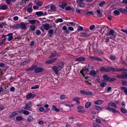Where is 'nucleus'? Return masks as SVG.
I'll use <instances>...</instances> for the list:
<instances>
[{
    "instance_id": "obj_27",
    "label": "nucleus",
    "mask_w": 127,
    "mask_h": 127,
    "mask_svg": "<svg viewBox=\"0 0 127 127\" xmlns=\"http://www.w3.org/2000/svg\"><path fill=\"white\" fill-rule=\"evenodd\" d=\"M121 88L122 90L124 91V92L125 95H127V87L123 86L121 87Z\"/></svg>"
},
{
    "instance_id": "obj_54",
    "label": "nucleus",
    "mask_w": 127,
    "mask_h": 127,
    "mask_svg": "<svg viewBox=\"0 0 127 127\" xmlns=\"http://www.w3.org/2000/svg\"><path fill=\"white\" fill-rule=\"evenodd\" d=\"M21 37L20 36H18L15 38L14 40L15 41H18V40L21 39Z\"/></svg>"
},
{
    "instance_id": "obj_46",
    "label": "nucleus",
    "mask_w": 127,
    "mask_h": 127,
    "mask_svg": "<svg viewBox=\"0 0 127 127\" xmlns=\"http://www.w3.org/2000/svg\"><path fill=\"white\" fill-rule=\"evenodd\" d=\"M33 118L32 116L29 117L28 118V122H31L33 120Z\"/></svg>"
},
{
    "instance_id": "obj_24",
    "label": "nucleus",
    "mask_w": 127,
    "mask_h": 127,
    "mask_svg": "<svg viewBox=\"0 0 127 127\" xmlns=\"http://www.w3.org/2000/svg\"><path fill=\"white\" fill-rule=\"evenodd\" d=\"M89 75L92 76H94L96 74V73L95 70H92L91 71L89 74Z\"/></svg>"
},
{
    "instance_id": "obj_64",
    "label": "nucleus",
    "mask_w": 127,
    "mask_h": 127,
    "mask_svg": "<svg viewBox=\"0 0 127 127\" xmlns=\"http://www.w3.org/2000/svg\"><path fill=\"white\" fill-rule=\"evenodd\" d=\"M93 126L94 127H99V126L96 123H94Z\"/></svg>"
},
{
    "instance_id": "obj_9",
    "label": "nucleus",
    "mask_w": 127,
    "mask_h": 127,
    "mask_svg": "<svg viewBox=\"0 0 127 127\" xmlns=\"http://www.w3.org/2000/svg\"><path fill=\"white\" fill-rule=\"evenodd\" d=\"M34 69V72L35 73H37L42 72L44 70V68L41 67H38Z\"/></svg>"
},
{
    "instance_id": "obj_49",
    "label": "nucleus",
    "mask_w": 127,
    "mask_h": 127,
    "mask_svg": "<svg viewBox=\"0 0 127 127\" xmlns=\"http://www.w3.org/2000/svg\"><path fill=\"white\" fill-rule=\"evenodd\" d=\"M78 31H83V28L82 27L80 26H78L77 28Z\"/></svg>"
},
{
    "instance_id": "obj_58",
    "label": "nucleus",
    "mask_w": 127,
    "mask_h": 127,
    "mask_svg": "<svg viewBox=\"0 0 127 127\" xmlns=\"http://www.w3.org/2000/svg\"><path fill=\"white\" fill-rule=\"evenodd\" d=\"M36 34L38 35H40L41 34V32L39 30H37L36 31Z\"/></svg>"
},
{
    "instance_id": "obj_3",
    "label": "nucleus",
    "mask_w": 127,
    "mask_h": 127,
    "mask_svg": "<svg viewBox=\"0 0 127 127\" xmlns=\"http://www.w3.org/2000/svg\"><path fill=\"white\" fill-rule=\"evenodd\" d=\"M90 59L92 60L97 61L98 62H101L102 61V59L100 58L94 56H91L89 57Z\"/></svg>"
},
{
    "instance_id": "obj_62",
    "label": "nucleus",
    "mask_w": 127,
    "mask_h": 127,
    "mask_svg": "<svg viewBox=\"0 0 127 127\" xmlns=\"http://www.w3.org/2000/svg\"><path fill=\"white\" fill-rule=\"evenodd\" d=\"M65 10H69L71 9V8L69 6L66 7L65 8Z\"/></svg>"
},
{
    "instance_id": "obj_22",
    "label": "nucleus",
    "mask_w": 127,
    "mask_h": 127,
    "mask_svg": "<svg viewBox=\"0 0 127 127\" xmlns=\"http://www.w3.org/2000/svg\"><path fill=\"white\" fill-rule=\"evenodd\" d=\"M31 106H29L28 104H26V106L24 108V109L25 110H27L31 111L32 109L31 108Z\"/></svg>"
},
{
    "instance_id": "obj_53",
    "label": "nucleus",
    "mask_w": 127,
    "mask_h": 127,
    "mask_svg": "<svg viewBox=\"0 0 127 127\" xmlns=\"http://www.w3.org/2000/svg\"><path fill=\"white\" fill-rule=\"evenodd\" d=\"M105 1H103L101 2L99 4V5L100 7H102L103 5L105 4Z\"/></svg>"
},
{
    "instance_id": "obj_18",
    "label": "nucleus",
    "mask_w": 127,
    "mask_h": 127,
    "mask_svg": "<svg viewBox=\"0 0 127 127\" xmlns=\"http://www.w3.org/2000/svg\"><path fill=\"white\" fill-rule=\"evenodd\" d=\"M12 28L14 29H17L20 28V24H17L15 25L12 26Z\"/></svg>"
},
{
    "instance_id": "obj_10",
    "label": "nucleus",
    "mask_w": 127,
    "mask_h": 127,
    "mask_svg": "<svg viewBox=\"0 0 127 127\" xmlns=\"http://www.w3.org/2000/svg\"><path fill=\"white\" fill-rule=\"evenodd\" d=\"M77 3L80 7H85V4L83 2H80L76 0Z\"/></svg>"
},
{
    "instance_id": "obj_33",
    "label": "nucleus",
    "mask_w": 127,
    "mask_h": 127,
    "mask_svg": "<svg viewBox=\"0 0 127 127\" xmlns=\"http://www.w3.org/2000/svg\"><path fill=\"white\" fill-rule=\"evenodd\" d=\"M107 85V83L105 82H101L100 84V86L103 88L105 87Z\"/></svg>"
},
{
    "instance_id": "obj_15",
    "label": "nucleus",
    "mask_w": 127,
    "mask_h": 127,
    "mask_svg": "<svg viewBox=\"0 0 127 127\" xmlns=\"http://www.w3.org/2000/svg\"><path fill=\"white\" fill-rule=\"evenodd\" d=\"M8 8L7 6L5 4H0V9L5 10Z\"/></svg>"
},
{
    "instance_id": "obj_44",
    "label": "nucleus",
    "mask_w": 127,
    "mask_h": 127,
    "mask_svg": "<svg viewBox=\"0 0 127 127\" xmlns=\"http://www.w3.org/2000/svg\"><path fill=\"white\" fill-rule=\"evenodd\" d=\"M63 21V20L62 18H59L57 19L56 21H55L56 23H58L59 22H62Z\"/></svg>"
},
{
    "instance_id": "obj_25",
    "label": "nucleus",
    "mask_w": 127,
    "mask_h": 127,
    "mask_svg": "<svg viewBox=\"0 0 127 127\" xmlns=\"http://www.w3.org/2000/svg\"><path fill=\"white\" fill-rule=\"evenodd\" d=\"M43 27L45 30H48L49 28L50 25L48 24H43Z\"/></svg>"
},
{
    "instance_id": "obj_47",
    "label": "nucleus",
    "mask_w": 127,
    "mask_h": 127,
    "mask_svg": "<svg viewBox=\"0 0 127 127\" xmlns=\"http://www.w3.org/2000/svg\"><path fill=\"white\" fill-rule=\"evenodd\" d=\"M23 118L22 117L20 116H17L16 118V120L17 121H21L23 119Z\"/></svg>"
},
{
    "instance_id": "obj_28",
    "label": "nucleus",
    "mask_w": 127,
    "mask_h": 127,
    "mask_svg": "<svg viewBox=\"0 0 127 127\" xmlns=\"http://www.w3.org/2000/svg\"><path fill=\"white\" fill-rule=\"evenodd\" d=\"M67 3H64L63 2H62V5H61V4H59V6L61 7L62 9H64V8L67 6Z\"/></svg>"
},
{
    "instance_id": "obj_31",
    "label": "nucleus",
    "mask_w": 127,
    "mask_h": 127,
    "mask_svg": "<svg viewBox=\"0 0 127 127\" xmlns=\"http://www.w3.org/2000/svg\"><path fill=\"white\" fill-rule=\"evenodd\" d=\"M119 10L121 12L124 14H126L127 12V10L125 9L120 8L119 9Z\"/></svg>"
},
{
    "instance_id": "obj_61",
    "label": "nucleus",
    "mask_w": 127,
    "mask_h": 127,
    "mask_svg": "<svg viewBox=\"0 0 127 127\" xmlns=\"http://www.w3.org/2000/svg\"><path fill=\"white\" fill-rule=\"evenodd\" d=\"M53 31L52 29L49 30L48 32V33L50 34H53Z\"/></svg>"
},
{
    "instance_id": "obj_11",
    "label": "nucleus",
    "mask_w": 127,
    "mask_h": 127,
    "mask_svg": "<svg viewBox=\"0 0 127 127\" xmlns=\"http://www.w3.org/2000/svg\"><path fill=\"white\" fill-rule=\"evenodd\" d=\"M56 60V58L52 59L46 61V62L45 63L48 64H51L54 62Z\"/></svg>"
},
{
    "instance_id": "obj_37",
    "label": "nucleus",
    "mask_w": 127,
    "mask_h": 127,
    "mask_svg": "<svg viewBox=\"0 0 127 127\" xmlns=\"http://www.w3.org/2000/svg\"><path fill=\"white\" fill-rule=\"evenodd\" d=\"M35 27L34 25H31L30 27V30H29V31L30 30H31L32 31H34L35 30Z\"/></svg>"
},
{
    "instance_id": "obj_7",
    "label": "nucleus",
    "mask_w": 127,
    "mask_h": 127,
    "mask_svg": "<svg viewBox=\"0 0 127 127\" xmlns=\"http://www.w3.org/2000/svg\"><path fill=\"white\" fill-rule=\"evenodd\" d=\"M80 93L82 94L86 95H92L93 94V93L91 92L85 91L83 90L80 91Z\"/></svg>"
},
{
    "instance_id": "obj_8",
    "label": "nucleus",
    "mask_w": 127,
    "mask_h": 127,
    "mask_svg": "<svg viewBox=\"0 0 127 127\" xmlns=\"http://www.w3.org/2000/svg\"><path fill=\"white\" fill-rule=\"evenodd\" d=\"M37 66L36 65H34L33 66H31L30 67L26 69L25 71H30V70H34L37 67Z\"/></svg>"
},
{
    "instance_id": "obj_39",
    "label": "nucleus",
    "mask_w": 127,
    "mask_h": 127,
    "mask_svg": "<svg viewBox=\"0 0 127 127\" xmlns=\"http://www.w3.org/2000/svg\"><path fill=\"white\" fill-rule=\"evenodd\" d=\"M52 109L53 110L54 109L56 111L59 112L60 111L59 109L58 108H57V107L54 105L52 106Z\"/></svg>"
},
{
    "instance_id": "obj_26",
    "label": "nucleus",
    "mask_w": 127,
    "mask_h": 127,
    "mask_svg": "<svg viewBox=\"0 0 127 127\" xmlns=\"http://www.w3.org/2000/svg\"><path fill=\"white\" fill-rule=\"evenodd\" d=\"M123 79H127V72H124L122 73Z\"/></svg>"
},
{
    "instance_id": "obj_60",
    "label": "nucleus",
    "mask_w": 127,
    "mask_h": 127,
    "mask_svg": "<svg viewBox=\"0 0 127 127\" xmlns=\"http://www.w3.org/2000/svg\"><path fill=\"white\" fill-rule=\"evenodd\" d=\"M95 28V26L94 25H93L90 27V29L91 30H93Z\"/></svg>"
},
{
    "instance_id": "obj_41",
    "label": "nucleus",
    "mask_w": 127,
    "mask_h": 127,
    "mask_svg": "<svg viewBox=\"0 0 127 127\" xmlns=\"http://www.w3.org/2000/svg\"><path fill=\"white\" fill-rule=\"evenodd\" d=\"M94 109L98 111L102 110V108L101 107H99L96 106H94Z\"/></svg>"
},
{
    "instance_id": "obj_14",
    "label": "nucleus",
    "mask_w": 127,
    "mask_h": 127,
    "mask_svg": "<svg viewBox=\"0 0 127 127\" xmlns=\"http://www.w3.org/2000/svg\"><path fill=\"white\" fill-rule=\"evenodd\" d=\"M20 28L22 29H26L27 28L26 24L23 22L20 23Z\"/></svg>"
},
{
    "instance_id": "obj_17",
    "label": "nucleus",
    "mask_w": 127,
    "mask_h": 127,
    "mask_svg": "<svg viewBox=\"0 0 127 127\" xmlns=\"http://www.w3.org/2000/svg\"><path fill=\"white\" fill-rule=\"evenodd\" d=\"M85 60L84 57H79L75 60V61L77 62L83 61Z\"/></svg>"
},
{
    "instance_id": "obj_23",
    "label": "nucleus",
    "mask_w": 127,
    "mask_h": 127,
    "mask_svg": "<svg viewBox=\"0 0 127 127\" xmlns=\"http://www.w3.org/2000/svg\"><path fill=\"white\" fill-rule=\"evenodd\" d=\"M35 15H37L38 17L43 16V12L42 11H39L36 12H35Z\"/></svg>"
},
{
    "instance_id": "obj_6",
    "label": "nucleus",
    "mask_w": 127,
    "mask_h": 127,
    "mask_svg": "<svg viewBox=\"0 0 127 127\" xmlns=\"http://www.w3.org/2000/svg\"><path fill=\"white\" fill-rule=\"evenodd\" d=\"M8 37L7 38L8 40V41H10L13 38V34L12 33H9L8 34L6 35Z\"/></svg>"
},
{
    "instance_id": "obj_2",
    "label": "nucleus",
    "mask_w": 127,
    "mask_h": 127,
    "mask_svg": "<svg viewBox=\"0 0 127 127\" xmlns=\"http://www.w3.org/2000/svg\"><path fill=\"white\" fill-rule=\"evenodd\" d=\"M100 70L101 72H109L111 71L113 72V67H107L105 68L104 67H102L100 68Z\"/></svg>"
},
{
    "instance_id": "obj_36",
    "label": "nucleus",
    "mask_w": 127,
    "mask_h": 127,
    "mask_svg": "<svg viewBox=\"0 0 127 127\" xmlns=\"http://www.w3.org/2000/svg\"><path fill=\"white\" fill-rule=\"evenodd\" d=\"M114 13L115 16H118L120 14V12L119 11L116 10L114 11Z\"/></svg>"
},
{
    "instance_id": "obj_5",
    "label": "nucleus",
    "mask_w": 127,
    "mask_h": 127,
    "mask_svg": "<svg viewBox=\"0 0 127 127\" xmlns=\"http://www.w3.org/2000/svg\"><path fill=\"white\" fill-rule=\"evenodd\" d=\"M50 9L48 10V11H50L51 12H56L57 9V8L55 5H51Z\"/></svg>"
},
{
    "instance_id": "obj_16",
    "label": "nucleus",
    "mask_w": 127,
    "mask_h": 127,
    "mask_svg": "<svg viewBox=\"0 0 127 127\" xmlns=\"http://www.w3.org/2000/svg\"><path fill=\"white\" fill-rule=\"evenodd\" d=\"M122 72L124 71V68H121L117 69L116 68L113 67V72Z\"/></svg>"
},
{
    "instance_id": "obj_51",
    "label": "nucleus",
    "mask_w": 127,
    "mask_h": 127,
    "mask_svg": "<svg viewBox=\"0 0 127 127\" xmlns=\"http://www.w3.org/2000/svg\"><path fill=\"white\" fill-rule=\"evenodd\" d=\"M115 33V32L113 30H111L109 32V35H113L114 33Z\"/></svg>"
},
{
    "instance_id": "obj_32",
    "label": "nucleus",
    "mask_w": 127,
    "mask_h": 127,
    "mask_svg": "<svg viewBox=\"0 0 127 127\" xmlns=\"http://www.w3.org/2000/svg\"><path fill=\"white\" fill-rule=\"evenodd\" d=\"M92 104V103L90 102H87L85 105V107L88 108H89Z\"/></svg>"
},
{
    "instance_id": "obj_34",
    "label": "nucleus",
    "mask_w": 127,
    "mask_h": 127,
    "mask_svg": "<svg viewBox=\"0 0 127 127\" xmlns=\"http://www.w3.org/2000/svg\"><path fill=\"white\" fill-rule=\"evenodd\" d=\"M96 12L98 14V17H100L102 16V12L100 11L99 10H97Z\"/></svg>"
},
{
    "instance_id": "obj_55",
    "label": "nucleus",
    "mask_w": 127,
    "mask_h": 127,
    "mask_svg": "<svg viewBox=\"0 0 127 127\" xmlns=\"http://www.w3.org/2000/svg\"><path fill=\"white\" fill-rule=\"evenodd\" d=\"M91 14H93V12L91 11H89L85 15L87 16H89Z\"/></svg>"
},
{
    "instance_id": "obj_63",
    "label": "nucleus",
    "mask_w": 127,
    "mask_h": 127,
    "mask_svg": "<svg viewBox=\"0 0 127 127\" xmlns=\"http://www.w3.org/2000/svg\"><path fill=\"white\" fill-rule=\"evenodd\" d=\"M106 109L108 110L110 112L111 111V108H110L108 106H107L106 107Z\"/></svg>"
},
{
    "instance_id": "obj_29",
    "label": "nucleus",
    "mask_w": 127,
    "mask_h": 127,
    "mask_svg": "<svg viewBox=\"0 0 127 127\" xmlns=\"http://www.w3.org/2000/svg\"><path fill=\"white\" fill-rule=\"evenodd\" d=\"M103 101L102 100H98L95 101L94 103L95 104H100L103 103Z\"/></svg>"
},
{
    "instance_id": "obj_42",
    "label": "nucleus",
    "mask_w": 127,
    "mask_h": 127,
    "mask_svg": "<svg viewBox=\"0 0 127 127\" xmlns=\"http://www.w3.org/2000/svg\"><path fill=\"white\" fill-rule=\"evenodd\" d=\"M22 111H23V114L25 115H28L30 114V112L27 110H23Z\"/></svg>"
},
{
    "instance_id": "obj_4",
    "label": "nucleus",
    "mask_w": 127,
    "mask_h": 127,
    "mask_svg": "<svg viewBox=\"0 0 127 127\" xmlns=\"http://www.w3.org/2000/svg\"><path fill=\"white\" fill-rule=\"evenodd\" d=\"M64 63L63 62H62L59 63V65L57 66L59 71L62 69L63 67H64Z\"/></svg>"
},
{
    "instance_id": "obj_1",
    "label": "nucleus",
    "mask_w": 127,
    "mask_h": 127,
    "mask_svg": "<svg viewBox=\"0 0 127 127\" xmlns=\"http://www.w3.org/2000/svg\"><path fill=\"white\" fill-rule=\"evenodd\" d=\"M102 76L104 80L110 82H113L116 80L115 78H111L109 76L106 74L103 75Z\"/></svg>"
},
{
    "instance_id": "obj_30",
    "label": "nucleus",
    "mask_w": 127,
    "mask_h": 127,
    "mask_svg": "<svg viewBox=\"0 0 127 127\" xmlns=\"http://www.w3.org/2000/svg\"><path fill=\"white\" fill-rule=\"evenodd\" d=\"M87 32H82L80 33L81 35L83 37H87L89 36L90 35H88L87 34Z\"/></svg>"
},
{
    "instance_id": "obj_59",
    "label": "nucleus",
    "mask_w": 127,
    "mask_h": 127,
    "mask_svg": "<svg viewBox=\"0 0 127 127\" xmlns=\"http://www.w3.org/2000/svg\"><path fill=\"white\" fill-rule=\"evenodd\" d=\"M6 3L8 5L11 4V0H5Z\"/></svg>"
},
{
    "instance_id": "obj_45",
    "label": "nucleus",
    "mask_w": 127,
    "mask_h": 127,
    "mask_svg": "<svg viewBox=\"0 0 127 127\" xmlns=\"http://www.w3.org/2000/svg\"><path fill=\"white\" fill-rule=\"evenodd\" d=\"M122 84L124 86H127V81H122Z\"/></svg>"
},
{
    "instance_id": "obj_35",
    "label": "nucleus",
    "mask_w": 127,
    "mask_h": 127,
    "mask_svg": "<svg viewBox=\"0 0 127 127\" xmlns=\"http://www.w3.org/2000/svg\"><path fill=\"white\" fill-rule=\"evenodd\" d=\"M79 99L77 97H75L74 98L73 100L74 101H76V103L78 104H79L80 103V102L79 101Z\"/></svg>"
},
{
    "instance_id": "obj_19",
    "label": "nucleus",
    "mask_w": 127,
    "mask_h": 127,
    "mask_svg": "<svg viewBox=\"0 0 127 127\" xmlns=\"http://www.w3.org/2000/svg\"><path fill=\"white\" fill-rule=\"evenodd\" d=\"M52 69L53 70L54 73L56 74H57L58 73L59 71L58 70L57 67L56 66H53L52 67Z\"/></svg>"
},
{
    "instance_id": "obj_52",
    "label": "nucleus",
    "mask_w": 127,
    "mask_h": 127,
    "mask_svg": "<svg viewBox=\"0 0 127 127\" xmlns=\"http://www.w3.org/2000/svg\"><path fill=\"white\" fill-rule=\"evenodd\" d=\"M116 77L117 78L120 79H123L122 77V74H119L117 75L116 76Z\"/></svg>"
},
{
    "instance_id": "obj_56",
    "label": "nucleus",
    "mask_w": 127,
    "mask_h": 127,
    "mask_svg": "<svg viewBox=\"0 0 127 127\" xmlns=\"http://www.w3.org/2000/svg\"><path fill=\"white\" fill-rule=\"evenodd\" d=\"M83 71H84V72L86 74H87V72L89 71V69H88L86 68L85 69H83Z\"/></svg>"
},
{
    "instance_id": "obj_43",
    "label": "nucleus",
    "mask_w": 127,
    "mask_h": 127,
    "mask_svg": "<svg viewBox=\"0 0 127 127\" xmlns=\"http://www.w3.org/2000/svg\"><path fill=\"white\" fill-rule=\"evenodd\" d=\"M28 22H29V23L31 24H34L36 23L35 20H30Z\"/></svg>"
},
{
    "instance_id": "obj_38",
    "label": "nucleus",
    "mask_w": 127,
    "mask_h": 127,
    "mask_svg": "<svg viewBox=\"0 0 127 127\" xmlns=\"http://www.w3.org/2000/svg\"><path fill=\"white\" fill-rule=\"evenodd\" d=\"M36 5L39 7H40L42 5V3L40 1H38L36 3Z\"/></svg>"
},
{
    "instance_id": "obj_20",
    "label": "nucleus",
    "mask_w": 127,
    "mask_h": 127,
    "mask_svg": "<svg viewBox=\"0 0 127 127\" xmlns=\"http://www.w3.org/2000/svg\"><path fill=\"white\" fill-rule=\"evenodd\" d=\"M17 111H14L9 116V117L10 118H12L14 116H16L17 114V113H16Z\"/></svg>"
},
{
    "instance_id": "obj_13",
    "label": "nucleus",
    "mask_w": 127,
    "mask_h": 127,
    "mask_svg": "<svg viewBox=\"0 0 127 127\" xmlns=\"http://www.w3.org/2000/svg\"><path fill=\"white\" fill-rule=\"evenodd\" d=\"M35 95L31 93H29L26 96V98L27 99H29L31 97H35Z\"/></svg>"
},
{
    "instance_id": "obj_50",
    "label": "nucleus",
    "mask_w": 127,
    "mask_h": 127,
    "mask_svg": "<svg viewBox=\"0 0 127 127\" xmlns=\"http://www.w3.org/2000/svg\"><path fill=\"white\" fill-rule=\"evenodd\" d=\"M116 58V57L114 56L113 55H111L110 56V59L111 60H113L115 61V60Z\"/></svg>"
},
{
    "instance_id": "obj_48",
    "label": "nucleus",
    "mask_w": 127,
    "mask_h": 127,
    "mask_svg": "<svg viewBox=\"0 0 127 127\" xmlns=\"http://www.w3.org/2000/svg\"><path fill=\"white\" fill-rule=\"evenodd\" d=\"M39 87V85H36L34 86L31 87V89H36L38 88Z\"/></svg>"
},
{
    "instance_id": "obj_12",
    "label": "nucleus",
    "mask_w": 127,
    "mask_h": 127,
    "mask_svg": "<svg viewBox=\"0 0 127 127\" xmlns=\"http://www.w3.org/2000/svg\"><path fill=\"white\" fill-rule=\"evenodd\" d=\"M58 55V54L55 51L52 52V53L50 55L49 57L50 58H52Z\"/></svg>"
},
{
    "instance_id": "obj_21",
    "label": "nucleus",
    "mask_w": 127,
    "mask_h": 127,
    "mask_svg": "<svg viewBox=\"0 0 127 127\" xmlns=\"http://www.w3.org/2000/svg\"><path fill=\"white\" fill-rule=\"evenodd\" d=\"M108 105L109 106H113L115 108H117V107L116 104L113 102H110L109 103H108Z\"/></svg>"
},
{
    "instance_id": "obj_40",
    "label": "nucleus",
    "mask_w": 127,
    "mask_h": 127,
    "mask_svg": "<svg viewBox=\"0 0 127 127\" xmlns=\"http://www.w3.org/2000/svg\"><path fill=\"white\" fill-rule=\"evenodd\" d=\"M121 110V112L124 114L126 113L127 112V110H125L122 107H121L120 108Z\"/></svg>"
},
{
    "instance_id": "obj_57",
    "label": "nucleus",
    "mask_w": 127,
    "mask_h": 127,
    "mask_svg": "<svg viewBox=\"0 0 127 127\" xmlns=\"http://www.w3.org/2000/svg\"><path fill=\"white\" fill-rule=\"evenodd\" d=\"M32 11V7L29 8H28L27 9V11L29 13H31Z\"/></svg>"
}]
</instances>
